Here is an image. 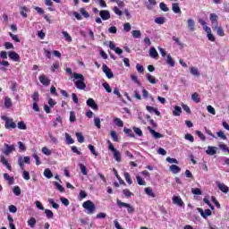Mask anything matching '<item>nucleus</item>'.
Wrapping results in <instances>:
<instances>
[{"label": "nucleus", "mask_w": 229, "mask_h": 229, "mask_svg": "<svg viewBox=\"0 0 229 229\" xmlns=\"http://www.w3.org/2000/svg\"><path fill=\"white\" fill-rule=\"evenodd\" d=\"M73 78L77 80L74 81V83L75 87L79 89V90H85V89H87V84H85V77H83V74L74 72Z\"/></svg>", "instance_id": "f257e3e1"}, {"label": "nucleus", "mask_w": 229, "mask_h": 229, "mask_svg": "<svg viewBox=\"0 0 229 229\" xmlns=\"http://www.w3.org/2000/svg\"><path fill=\"white\" fill-rule=\"evenodd\" d=\"M83 208L87 210V214L92 215L96 212V205L91 200H86L82 204Z\"/></svg>", "instance_id": "f03ea898"}, {"label": "nucleus", "mask_w": 229, "mask_h": 229, "mask_svg": "<svg viewBox=\"0 0 229 229\" xmlns=\"http://www.w3.org/2000/svg\"><path fill=\"white\" fill-rule=\"evenodd\" d=\"M116 203H117L118 207H124L125 208H127V211L129 214H133V212H135V208H133V206H131L128 203L123 202L119 199L116 200Z\"/></svg>", "instance_id": "7ed1b4c3"}, {"label": "nucleus", "mask_w": 229, "mask_h": 229, "mask_svg": "<svg viewBox=\"0 0 229 229\" xmlns=\"http://www.w3.org/2000/svg\"><path fill=\"white\" fill-rule=\"evenodd\" d=\"M2 119L5 121V128L6 130H10V128L15 129L17 128V124L13 122V120H11L10 118L6 116H3Z\"/></svg>", "instance_id": "20e7f679"}, {"label": "nucleus", "mask_w": 229, "mask_h": 229, "mask_svg": "<svg viewBox=\"0 0 229 229\" xmlns=\"http://www.w3.org/2000/svg\"><path fill=\"white\" fill-rule=\"evenodd\" d=\"M102 71L103 72H105L106 76L109 79L112 80V78H114V72H112V70L110 68H108L106 66V64H103L102 66Z\"/></svg>", "instance_id": "39448f33"}, {"label": "nucleus", "mask_w": 229, "mask_h": 229, "mask_svg": "<svg viewBox=\"0 0 229 229\" xmlns=\"http://www.w3.org/2000/svg\"><path fill=\"white\" fill-rule=\"evenodd\" d=\"M5 149L4 150V154L8 157L13 151H15V145H8L4 143Z\"/></svg>", "instance_id": "423d86ee"}, {"label": "nucleus", "mask_w": 229, "mask_h": 229, "mask_svg": "<svg viewBox=\"0 0 229 229\" xmlns=\"http://www.w3.org/2000/svg\"><path fill=\"white\" fill-rule=\"evenodd\" d=\"M39 81L42 83V85H45V87L51 85V80H49L46 74L39 76Z\"/></svg>", "instance_id": "0eeeda50"}, {"label": "nucleus", "mask_w": 229, "mask_h": 229, "mask_svg": "<svg viewBox=\"0 0 229 229\" xmlns=\"http://www.w3.org/2000/svg\"><path fill=\"white\" fill-rule=\"evenodd\" d=\"M198 210H199L201 217H203V219H207V217L208 216H212V211L209 208L205 209V211H203L202 208H199Z\"/></svg>", "instance_id": "6e6552de"}, {"label": "nucleus", "mask_w": 229, "mask_h": 229, "mask_svg": "<svg viewBox=\"0 0 229 229\" xmlns=\"http://www.w3.org/2000/svg\"><path fill=\"white\" fill-rule=\"evenodd\" d=\"M209 19L211 21V24H213V28H217V26L219 25V21H217V14L216 13H210L209 15Z\"/></svg>", "instance_id": "1a4fd4ad"}, {"label": "nucleus", "mask_w": 229, "mask_h": 229, "mask_svg": "<svg viewBox=\"0 0 229 229\" xmlns=\"http://www.w3.org/2000/svg\"><path fill=\"white\" fill-rule=\"evenodd\" d=\"M86 105L92 108V110H98V104H96L94 98H89L86 102Z\"/></svg>", "instance_id": "9d476101"}, {"label": "nucleus", "mask_w": 229, "mask_h": 229, "mask_svg": "<svg viewBox=\"0 0 229 229\" xmlns=\"http://www.w3.org/2000/svg\"><path fill=\"white\" fill-rule=\"evenodd\" d=\"M216 185L219 189V191H221V192H224L225 194H228L229 192V187L226 186V184L223 183V182H216Z\"/></svg>", "instance_id": "9b49d317"}, {"label": "nucleus", "mask_w": 229, "mask_h": 229, "mask_svg": "<svg viewBox=\"0 0 229 229\" xmlns=\"http://www.w3.org/2000/svg\"><path fill=\"white\" fill-rule=\"evenodd\" d=\"M8 56L11 60H13V62H19V60H21V55L15 51L9 52Z\"/></svg>", "instance_id": "f8f14e48"}, {"label": "nucleus", "mask_w": 229, "mask_h": 229, "mask_svg": "<svg viewBox=\"0 0 229 229\" xmlns=\"http://www.w3.org/2000/svg\"><path fill=\"white\" fill-rule=\"evenodd\" d=\"M99 15L102 21H108V19H110V12H108L107 10L100 11Z\"/></svg>", "instance_id": "ddd939ff"}, {"label": "nucleus", "mask_w": 229, "mask_h": 229, "mask_svg": "<svg viewBox=\"0 0 229 229\" xmlns=\"http://www.w3.org/2000/svg\"><path fill=\"white\" fill-rule=\"evenodd\" d=\"M173 203L174 205H178V207H183V200L180 196H174L173 197Z\"/></svg>", "instance_id": "4468645a"}, {"label": "nucleus", "mask_w": 229, "mask_h": 229, "mask_svg": "<svg viewBox=\"0 0 229 229\" xmlns=\"http://www.w3.org/2000/svg\"><path fill=\"white\" fill-rule=\"evenodd\" d=\"M148 130L149 133H151V135H153L154 139H162V137H164V135H162L160 132L156 131L151 127H148Z\"/></svg>", "instance_id": "2eb2a0df"}, {"label": "nucleus", "mask_w": 229, "mask_h": 229, "mask_svg": "<svg viewBox=\"0 0 229 229\" xmlns=\"http://www.w3.org/2000/svg\"><path fill=\"white\" fill-rule=\"evenodd\" d=\"M207 155H210V157H214L217 153V148L208 146V149L206 150Z\"/></svg>", "instance_id": "dca6fc26"}, {"label": "nucleus", "mask_w": 229, "mask_h": 229, "mask_svg": "<svg viewBox=\"0 0 229 229\" xmlns=\"http://www.w3.org/2000/svg\"><path fill=\"white\" fill-rule=\"evenodd\" d=\"M1 162L3 165H5V167L8 169V171H12V165L8 163V159L4 157V156L1 157Z\"/></svg>", "instance_id": "f3484780"}, {"label": "nucleus", "mask_w": 229, "mask_h": 229, "mask_svg": "<svg viewBox=\"0 0 229 229\" xmlns=\"http://www.w3.org/2000/svg\"><path fill=\"white\" fill-rule=\"evenodd\" d=\"M172 10L174 13H182V9H180V4L178 3H174L172 4Z\"/></svg>", "instance_id": "a211bd4d"}, {"label": "nucleus", "mask_w": 229, "mask_h": 229, "mask_svg": "<svg viewBox=\"0 0 229 229\" xmlns=\"http://www.w3.org/2000/svg\"><path fill=\"white\" fill-rule=\"evenodd\" d=\"M149 56L150 58H158V52L157 51V48L152 47L149 49Z\"/></svg>", "instance_id": "6ab92c4d"}, {"label": "nucleus", "mask_w": 229, "mask_h": 229, "mask_svg": "<svg viewBox=\"0 0 229 229\" xmlns=\"http://www.w3.org/2000/svg\"><path fill=\"white\" fill-rule=\"evenodd\" d=\"M173 115H174V117H178L182 115V107H180V106H174V110L173 111Z\"/></svg>", "instance_id": "aec40b11"}, {"label": "nucleus", "mask_w": 229, "mask_h": 229, "mask_svg": "<svg viewBox=\"0 0 229 229\" xmlns=\"http://www.w3.org/2000/svg\"><path fill=\"white\" fill-rule=\"evenodd\" d=\"M170 171L174 174H178V173H180L182 171V169L180 167H178V165H170Z\"/></svg>", "instance_id": "412c9836"}, {"label": "nucleus", "mask_w": 229, "mask_h": 229, "mask_svg": "<svg viewBox=\"0 0 229 229\" xmlns=\"http://www.w3.org/2000/svg\"><path fill=\"white\" fill-rule=\"evenodd\" d=\"M213 30H216V33L218 37H225V30H223L222 27H219L218 25H216V28L213 27Z\"/></svg>", "instance_id": "4be33fe9"}, {"label": "nucleus", "mask_w": 229, "mask_h": 229, "mask_svg": "<svg viewBox=\"0 0 229 229\" xmlns=\"http://www.w3.org/2000/svg\"><path fill=\"white\" fill-rule=\"evenodd\" d=\"M166 64L168 65H170V67H174L175 63H174V59H173V57L171 56V55H166Z\"/></svg>", "instance_id": "5701e85b"}, {"label": "nucleus", "mask_w": 229, "mask_h": 229, "mask_svg": "<svg viewBox=\"0 0 229 229\" xmlns=\"http://www.w3.org/2000/svg\"><path fill=\"white\" fill-rule=\"evenodd\" d=\"M20 10L21 17H23V19H26V17H28V7L22 6L20 8Z\"/></svg>", "instance_id": "b1692460"}, {"label": "nucleus", "mask_w": 229, "mask_h": 229, "mask_svg": "<svg viewBox=\"0 0 229 229\" xmlns=\"http://www.w3.org/2000/svg\"><path fill=\"white\" fill-rule=\"evenodd\" d=\"M187 24H188V28L191 30V31H194V28L196 26V23L194 22V20L188 19Z\"/></svg>", "instance_id": "393cba45"}, {"label": "nucleus", "mask_w": 229, "mask_h": 229, "mask_svg": "<svg viewBox=\"0 0 229 229\" xmlns=\"http://www.w3.org/2000/svg\"><path fill=\"white\" fill-rule=\"evenodd\" d=\"M146 78L148 81H149V83H151L152 85H155L157 83V79L153 77L150 73H147Z\"/></svg>", "instance_id": "a878e982"}, {"label": "nucleus", "mask_w": 229, "mask_h": 229, "mask_svg": "<svg viewBox=\"0 0 229 229\" xmlns=\"http://www.w3.org/2000/svg\"><path fill=\"white\" fill-rule=\"evenodd\" d=\"M114 160H116L118 163L122 161V158H121V152L119 150H114Z\"/></svg>", "instance_id": "bb28decb"}, {"label": "nucleus", "mask_w": 229, "mask_h": 229, "mask_svg": "<svg viewBox=\"0 0 229 229\" xmlns=\"http://www.w3.org/2000/svg\"><path fill=\"white\" fill-rule=\"evenodd\" d=\"M31 98L34 103H38V101H40V95L38 94V91H35L32 94Z\"/></svg>", "instance_id": "cd10ccee"}, {"label": "nucleus", "mask_w": 229, "mask_h": 229, "mask_svg": "<svg viewBox=\"0 0 229 229\" xmlns=\"http://www.w3.org/2000/svg\"><path fill=\"white\" fill-rule=\"evenodd\" d=\"M76 137L80 144H83V142H85V137H83V134L81 132H76Z\"/></svg>", "instance_id": "c85d7f7f"}, {"label": "nucleus", "mask_w": 229, "mask_h": 229, "mask_svg": "<svg viewBox=\"0 0 229 229\" xmlns=\"http://www.w3.org/2000/svg\"><path fill=\"white\" fill-rule=\"evenodd\" d=\"M145 192L148 196H150V198H155L157 196L155 192H153V189L149 187L145 188Z\"/></svg>", "instance_id": "c756f323"}, {"label": "nucleus", "mask_w": 229, "mask_h": 229, "mask_svg": "<svg viewBox=\"0 0 229 229\" xmlns=\"http://www.w3.org/2000/svg\"><path fill=\"white\" fill-rule=\"evenodd\" d=\"M123 176L129 185H131V183H133V181H131V176H130V174L128 172H124Z\"/></svg>", "instance_id": "7c9ffc66"}, {"label": "nucleus", "mask_w": 229, "mask_h": 229, "mask_svg": "<svg viewBox=\"0 0 229 229\" xmlns=\"http://www.w3.org/2000/svg\"><path fill=\"white\" fill-rule=\"evenodd\" d=\"M191 99L192 101H194V103H199L201 101V98H199V94H198L197 92L191 95Z\"/></svg>", "instance_id": "2f4dec72"}, {"label": "nucleus", "mask_w": 229, "mask_h": 229, "mask_svg": "<svg viewBox=\"0 0 229 229\" xmlns=\"http://www.w3.org/2000/svg\"><path fill=\"white\" fill-rule=\"evenodd\" d=\"M4 178L7 182H9V185H13L14 180H13V177L10 176V174H4Z\"/></svg>", "instance_id": "473e14b6"}, {"label": "nucleus", "mask_w": 229, "mask_h": 229, "mask_svg": "<svg viewBox=\"0 0 229 229\" xmlns=\"http://www.w3.org/2000/svg\"><path fill=\"white\" fill-rule=\"evenodd\" d=\"M28 225L30 226V228H35V225H37V219H35V217H30L28 220Z\"/></svg>", "instance_id": "72a5a7b5"}, {"label": "nucleus", "mask_w": 229, "mask_h": 229, "mask_svg": "<svg viewBox=\"0 0 229 229\" xmlns=\"http://www.w3.org/2000/svg\"><path fill=\"white\" fill-rule=\"evenodd\" d=\"M54 185H55V189L57 191H59L60 192H65V188H64V186H62L60 183H58V182H54Z\"/></svg>", "instance_id": "f704fd0d"}, {"label": "nucleus", "mask_w": 229, "mask_h": 229, "mask_svg": "<svg viewBox=\"0 0 229 229\" xmlns=\"http://www.w3.org/2000/svg\"><path fill=\"white\" fill-rule=\"evenodd\" d=\"M4 106L5 108H12V98L8 97L4 98Z\"/></svg>", "instance_id": "c9c22d12"}, {"label": "nucleus", "mask_w": 229, "mask_h": 229, "mask_svg": "<svg viewBox=\"0 0 229 229\" xmlns=\"http://www.w3.org/2000/svg\"><path fill=\"white\" fill-rule=\"evenodd\" d=\"M123 131L126 135H128L129 137H131L132 139H134L135 134L133 133V131H131V129H128V128H124Z\"/></svg>", "instance_id": "e433bc0d"}, {"label": "nucleus", "mask_w": 229, "mask_h": 229, "mask_svg": "<svg viewBox=\"0 0 229 229\" xmlns=\"http://www.w3.org/2000/svg\"><path fill=\"white\" fill-rule=\"evenodd\" d=\"M131 35L133 38H140V37H142V33L140 32V30H132Z\"/></svg>", "instance_id": "4c0bfd02"}, {"label": "nucleus", "mask_w": 229, "mask_h": 229, "mask_svg": "<svg viewBox=\"0 0 229 229\" xmlns=\"http://www.w3.org/2000/svg\"><path fill=\"white\" fill-rule=\"evenodd\" d=\"M7 219L9 221V227H10V229H16L15 228V225L13 224V217H12V216L9 215L7 216Z\"/></svg>", "instance_id": "58836bf2"}, {"label": "nucleus", "mask_w": 229, "mask_h": 229, "mask_svg": "<svg viewBox=\"0 0 229 229\" xmlns=\"http://www.w3.org/2000/svg\"><path fill=\"white\" fill-rule=\"evenodd\" d=\"M81 174H83V176H87L88 173H87V166H85V165L83 164H79Z\"/></svg>", "instance_id": "ea45409f"}, {"label": "nucleus", "mask_w": 229, "mask_h": 229, "mask_svg": "<svg viewBox=\"0 0 229 229\" xmlns=\"http://www.w3.org/2000/svg\"><path fill=\"white\" fill-rule=\"evenodd\" d=\"M48 203L53 207V208H55V209L60 208V205L55 202V199H48Z\"/></svg>", "instance_id": "a19ab883"}, {"label": "nucleus", "mask_w": 229, "mask_h": 229, "mask_svg": "<svg viewBox=\"0 0 229 229\" xmlns=\"http://www.w3.org/2000/svg\"><path fill=\"white\" fill-rule=\"evenodd\" d=\"M110 135L114 142H119V137L117 136V132H115V131H111Z\"/></svg>", "instance_id": "79ce46f5"}, {"label": "nucleus", "mask_w": 229, "mask_h": 229, "mask_svg": "<svg viewBox=\"0 0 229 229\" xmlns=\"http://www.w3.org/2000/svg\"><path fill=\"white\" fill-rule=\"evenodd\" d=\"M44 176H45L46 178L50 179V178L53 176V172H51V170H50L49 168H47V169H45V171H44Z\"/></svg>", "instance_id": "37998d69"}, {"label": "nucleus", "mask_w": 229, "mask_h": 229, "mask_svg": "<svg viewBox=\"0 0 229 229\" xmlns=\"http://www.w3.org/2000/svg\"><path fill=\"white\" fill-rule=\"evenodd\" d=\"M114 121L116 126H119V128H123V126H124V123L120 118H114Z\"/></svg>", "instance_id": "c03bdc74"}, {"label": "nucleus", "mask_w": 229, "mask_h": 229, "mask_svg": "<svg viewBox=\"0 0 229 229\" xmlns=\"http://www.w3.org/2000/svg\"><path fill=\"white\" fill-rule=\"evenodd\" d=\"M45 214L48 219H53V217H55V214L50 209H45Z\"/></svg>", "instance_id": "a18cd8bd"}, {"label": "nucleus", "mask_w": 229, "mask_h": 229, "mask_svg": "<svg viewBox=\"0 0 229 229\" xmlns=\"http://www.w3.org/2000/svg\"><path fill=\"white\" fill-rule=\"evenodd\" d=\"M62 34L64 35V38H65V40H66L67 42H72V38L71 37V35L68 34L67 31L64 30V31L62 32Z\"/></svg>", "instance_id": "49530a36"}, {"label": "nucleus", "mask_w": 229, "mask_h": 229, "mask_svg": "<svg viewBox=\"0 0 229 229\" xmlns=\"http://www.w3.org/2000/svg\"><path fill=\"white\" fill-rule=\"evenodd\" d=\"M65 137H66V144H74V140L72 139V137L70 136L69 133H65Z\"/></svg>", "instance_id": "de8ad7c7"}, {"label": "nucleus", "mask_w": 229, "mask_h": 229, "mask_svg": "<svg viewBox=\"0 0 229 229\" xmlns=\"http://www.w3.org/2000/svg\"><path fill=\"white\" fill-rule=\"evenodd\" d=\"M132 130L136 133V135H138V137H142L143 133H142V130H140V128L132 127Z\"/></svg>", "instance_id": "09e8293b"}, {"label": "nucleus", "mask_w": 229, "mask_h": 229, "mask_svg": "<svg viewBox=\"0 0 229 229\" xmlns=\"http://www.w3.org/2000/svg\"><path fill=\"white\" fill-rule=\"evenodd\" d=\"M190 71L193 76H199V71H198V68L192 66L191 67Z\"/></svg>", "instance_id": "8fccbe9b"}, {"label": "nucleus", "mask_w": 229, "mask_h": 229, "mask_svg": "<svg viewBox=\"0 0 229 229\" xmlns=\"http://www.w3.org/2000/svg\"><path fill=\"white\" fill-rule=\"evenodd\" d=\"M156 24H165V18L164 17H157L155 19Z\"/></svg>", "instance_id": "3c124183"}, {"label": "nucleus", "mask_w": 229, "mask_h": 229, "mask_svg": "<svg viewBox=\"0 0 229 229\" xmlns=\"http://www.w3.org/2000/svg\"><path fill=\"white\" fill-rule=\"evenodd\" d=\"M60 69V63L55 62L52 66H51V71L52 72H55V71H58Z\"/></svg>", "instance_id": "603ef678"}, {"label": "nucleus", "mask_w": 229, "mask_h": 229, "mask_svg": "<svg viewBox=\"0 0 229 229\" xmlns=\"http://www.w3.org/2000/svg\"><path fill=\"white\" fill-rule=\"evenodd\" d=\"M70 123H76V113L74 111L70 112Z\"/></svg>", "instance_id": "864d4df0"}, {"label": "nucleus", "mask_w": 229, "mask_h": 229, "mask_svg": "<svg viewBox=\"0 0 229 229\" xmlns=\"http://www.w3.org/2000/svg\"><path fill=\"white\" fill-rule=\"evenodd\" d=\"M159 7L163 12H169V7L164 2L159 4Z\"/></svg>", "instance_id": "5fc2aeb1"}, {"label": "nucleus", "mask_w": 229, "mask_h": 229, "mask_svg": "<svg viewBox=\"0 0 229 229\" xmlns=\"http://www.w3.org/2000/svg\"><path fill=\"white\" fill-rule=\"evenodd\" d=\"M80 13L81 15H83V17H85V19H89L90 17V14H89L85 8H81Z\"/></svg>", "instance_id": "6e6d98bb"}, {"label": "nucleus", "mask_w": 229, "mask_h": 229, "mask_svg": "<svg viewBox=\"0 0 229 229\" xmlns=\"http://www.w3.org/2000/svg\"><path fill=\"white\" fill-rule=\"evenodd\" d=\"M123 194L125 196V198H130L131 196H133V193L128 189L123 190Z\"/></svg>", "instance_id": "4d7b16f0"}, {"label": "nucleus", "mask_w": 229, "mask_h": 229, "mask_svg": "<svg viewBox=\"0 0 229 229\" xmlns=\"http://www.w3.org/2000/svg\"><path fill=\"white\" fill-rule=\"evenodd\" d=\"M196 135H198V137H199V139L203 141L207 140V137H205V134H203V132H201L200 131H196Z\"/></svg>", "instance_id": "13d9d810"}, {"label": "nucleus", "mask_w": 229, "mask_h": 229, "mask_svg": "<svg viewBox=\"0 0 229 229\" xmlns=\"http://www.w3.org/2000/svg\"><path fill=\"white\" fill-rule=\"evenodd\" d=\"M192 194H195L196 196H201V194H203V192L201 191V190L199 188H195L191 190Z\"/></svg>", "instance_id": "bf43d9fd"}, {"label": "nucleus", "mask_w": 229, "mask_h": 229, "mask_svg": "<svg viewBox=\"0 0 229 229\" xmlns=\"http://www.w3.org/2000/svg\"><path fill=\"white\" fill-rule=\"evenodd\" d=\"M136 180L138 182V185H146V181H144L140 175L136 176Z\"/></svg>", "instance_id": "052dcab7"}, {"label": "nucleus", "mask_w": 229, "mask_h": 229, "mask_svg": "<svg viewBox=\"0 0 229 229\" xmlns=\"http://www.w3.org/2000/svg\"><path fill=\"white\" fill-rule=\"evenodd\" d=\"M172 38H173L174 42H175V44H177V46L183 47V43H182V41H180V38H178L176 36H174Z\"/></svg>", "instance_id": "680f3d73"}, {"label": "nucleus", "mask_w": 229, "mask_h": 229, "mask_svg": "<svg viewBox=\"0 0 229 229\" xmlns=\"http://www.w3.org/2000/svg\"><path fill=\"white\" fill-rule=\"evenodd\" d=\"M13 192L15 194V196H21V187L14 186Z\"/></svg>", "instance_id": "e2e57ef3"}, {"label": "nucleus", "mask_w": 229, "mask_h": 229, "mask_svg": "<svg viewBox=\"0 0 229 229\" xmlns=\"http://www.w3.org/2000/svg\"><path fill=\"white\" fill-rule=\"evenodd\" d=\"M9 36L11 37V38H13V40H14V42H21V39L19 38V36L9 32Z\"/></svg>", "instance_id": "0e129e2a"}, {"label": "nucleus", "mask_w": 229, "mask_h": 229, "mask_svg": "<svg viewBox=\"0 0 229 229\" xmlns=\"http://www.w3.org/2000/svg\"><path fill=\"white\" fill-rule=\"evenodd\" d=\"M184 139L190 142H194V136H192V134H185Z\"/></svg>", "instance_id": "69168bd1"}, {"label": "nucleus", "mask_w": 229, "mask_h": 229, "mask_svg": "<svg viewBox=\"0 0 229 229\" xmlns=\"http://www.w3.org/2000/svg\"><path fill=\"white\" fill-rule=\"evenodd\" d=\"M18 128L19 130H27L26 123H24L22 121L18 123Z\"/></svg>", "instance_id": "338daca9"}, {"label": "nucleus", "mask_w": 229, "mask_h": 229, "mask_svg": "<svg viewBox=\"0 0 229 229\" xmlns=\"http://www.w3.org/2000/svg\"><path fill=\"white\" fill-rule=\"evenodd\" d=\"M123 30L128 32L131 30V25L130 24V22H126L123 24Z\"/></svg>", "instance_id": "774afa93"}]
</instances>
